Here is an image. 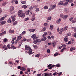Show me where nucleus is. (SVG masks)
Instances as JSON below:
<instances>
[{
  "label": "nucleus",
  "mask_w": 76,
  "mask_h": 76,
  "mask_svg": "<svg viewBox=\"0 0 76 76\" xmlns=\"http://www.w3.org/2000/svg\"><path fill=\"white\" fill-rule=\"evenodd\" d=\"M52 75V73H50L49 74H48L47 73H45L43 74L42 75V76H53Z\"/></svg>",
  "instance_id": "nucleus-3"
},
{
  "label": "nucleus",
  "mask_w": 76,
  "mask_h": 76,
  "mask_svg": "<svg viewBox=\"0 0 76 76\" xmlns=\"http://www.w3.org/2000/svg\"><path fill=\"white\" fill-rule=\"evenodd\" d=\"M64 11L65 12H66V13H67L68 12V9H64Z\"/></svg>",
  "instance_id": "nucleus-51"
},
{
  "label": "nucleus",
  "mask_w": 76,
  "mask_h": 76,
  "mask_svg": "<svg viewBox=\"0 0 76 76\" xmlns=\"http://www.w3.org/2000/svg\"><path fill=\"white\" fill-rule=\"evenodd\" d=\"M69 4L68 1H66L65 3H64V5H67V4Z\"/></svg>",
  "instance_id": "nucleus-43"
},
{
  "label": "nucleus",
  "mask_w": 76,
  "mask_h": 76,
  "mask_svg": "<svg viewBox=\"0 0 76 76\" xmlns=\"http://www.w3.org/2000/svg\"><path fill=\"white\" fill-rule=\"evenodd\" d=\"M22 7L23 9H26L27 8V6L26 5H23L22 6Z\"/></svg>",
  "instance_id": "nucleus-28"
},
{
  "label": "nucleus",
  "mask_w": 76,
  "mask_h": 76,
  "mask_svg": "<svg viewBox=\"0 0 76 76\" xmlns=\"http://www.w3.org/2000/svg\"><path fill=\"white\" fill-rule=\"evenodd\" d=\"M22 4H26V1H23L21 2Z\"/></svg>",
  "instance_id": "nucleus-39"
},
{
  "label": "nucleus",
  "mask_w": 76,
  "mask_h": 76,
  "mask_svg": "<svg viewBox=\"0 0 76 76\" xmlns=\"http://www.w3.org/2000/svg\"><path fill=\"white\" fill-rule=\"evenodd\" d=\"M30 12V11H29V10H28V11H26V15H29V14Z\"/></svg>",
  "instance_id": "nucleus-22"
},
{
  "label": "nucleus",
  "mask_w": 76,
  "mask_h": 76,
  "mask_svg": "<svg viewBox=\"0 0 76 76\" xmlns=\"http://www.w3.org/2000/svg\"><path fill=\"white\" fill-rule=\"evenodd\" d=\"M46 35H47V32H45L44 34L42 35L43 37H45L46 36Z\"/></svg>",
  "instance_id": "nucleus-17"
},
{
  "label": "nucleus",
  "mask_w": 76,
  "mask_h": 76,
  "mask_svg": "<svg viewBox=\"0 0 76 76\" xmlns=\"http://www.w3.org/2000/svg\"><path fill=\"white\" fill-rule=\"evenodd\" d=\"M52 65V64H50L48 65V68H49V67H51Z\"/></svg>",
  "instance_id": "nucleus-60"
},
{
  "label": "nucleus",
  "mask_w": 76,
  "mask_h": 76,
  "mask_svg": "<svg viewBox=\"0 0 76 76\" xmlns=\"http://www.w3.org/2000/svg\"><path fill=\"white\" fill-rule=\"evenodd\" d=\"M73 1V0H69V1L68 2L69 3H72Z\"/></svg>",
  "instance_id": "nucleus-57"
},
{
  "label": "nucleus",
  "mask_w": 76,
  "mask_h": 76,
  "mask_svg": "<svg viewBox=\"0 0 76 76\" xmlns=\"http://www.w3.org/2000/svg\"><path fill=\"white\" fill-rule=\"evenodd\" d=\"M18 23V22L17 21H15L13 23V25H16Z\"/></svg>",
  "instance_id": "nucleus-53"
},
{
  "label": "nucleus",
  "mask_w": 76,
  "mask_h": 76,
  "mask_svg": "<svg viewBox=\"0 0 76 76\" xmlns=\"http://www.w3.org/2000/svg\"><path fill=\"white\" fill-rule=\"evenodd\" d=\"M61 45H62V47H63V48L65 50V49H66V45H65V44H61Z\"/></svg>",
  "instance_id": "nucleus-7"
},
{
  "label": "nucleus",
  "mask_w": 76,
  "mask_h": 76,
  "mask_svg": "<svg viewBox=\"0 0 76 76\" xmlns=\"http://www.w3.org/2000/svg\"><path fill=\"white\" fill-rule=\"evenodd\" d=\"M53 10L52 9V8L51 7L49 9V10H48V12H50V11H51V10Z\"/></svg>",
  "instance_id": "nucleus-50"
},
{
  "label": "nucleus",
  "mask_w": 76,
  "mask_h": 76,
  "mask_svg": "<svg viewBox=\"0 0 76 76\" xmlns=\"http://www.w3.org/2000/svg\"><path fill=\"white\" fill-rule=\"evenodd\" d=\"M11 48H13V49H16V47H14V46H13V45H11Z\"/></svg>",
  "instance_id": "nucleus-27"
},
{
  "label": "nucleus",
  "mask_w": 76,
  "mask_h": 76,
  "mask_svg": "<svg viewBox=\"0 0 76 76\" xmlns=\"http://www.w3.org/2000/svg\"><path fill=\"white\" fill-rule=\"evenodd\" d=\"M56 7V5L54 4L53 5H52L51 7L52 8V9L53 10L55 8V7Z\"/></svg>",
  "instance_id": "nucleus-25"
},
{
  "label": "nucleus",
  "mask_w": 76,
  "mask_h": 76,
  "mask_svg": "<svg viewBox=\"0 0 76 76\" xmlns=\"http://www.w3.org/2000/svg\"><path fill=\"white\" fill-rule=\"evenodd\" d=\"M29 9L30 10H33V7L32 6L30 7L29 8Z\"/></svg>",
  "instance_id": "nucleus-63"
},
{
  "label": "nucleus",
  "mask_w": 76,
  "mask_h": 76,
  "mask_svg": "<svg viewBox=\"0 0 76 76\" xmlns=\"http://www.w3.org/2000/svg\"><path fill=\"white\" fill-rule=\"evenodd\" d=\"M32 18H35V14H33L32 15Z\"/></svg>",
  "instance_id": "nucleus-59"
},
{
  "label": "nucleus",
  "mask_w": 76,
  "mask_h": 76,
  "mask_svg": "<svg viewBox=\"0 0 76 76\" xmlns=\"http://www.w3.org/2000/svg\"><path fill=\"white\" fill-rule=\"evenodd\" d=\"M9 32H10V33H12V34H14V33H15V31L13 30H10L9 31Z\"/></svg>",
  "instance_id": "nucleus-15"
},
{
  "label": "nucleus",
  "mask_w": 76,
  "mask_h": 76,
  "mask_svg": "<svg viewBox=\"0 0 76 76\" xmlns=\"http://www.w3.org/2000/svg\"><path fill=\"white\" fill-rule=\"evenodd\" d=\"M67 38H66V37H65L64 38V40L65 42H66L67 41H68Z\"/></svg>",
  "instance_id": "nucleus-40"
},
{
  "label": "nucleus",
  "mask_w": 76,
  "mask_h": 76,
  "mask_svg": "<svg viewBox=\"0 0 76 76\" xmlns=\"http://www.w3.org/2000/svg\"><path fill=\"white\" fill-rule=\"evenodd\" d=\"M64 1H61L60 2H59L58 4L59 5H64Z\"/></svg>",
  "instance_id": "nucleus-8"
},
{
  "label": "nucleus",
  "mask_w": 76,
  "mask_h": 76,
  "mask_svg": "<svg viewBox=\"0 0 76 76\" xmlns=\"http://www.w3.org/2000/svg\"><path fill=\"white\" fill-rule=\"evenodd\" d=\"M58 55V53H56L54 54V57H56V56H57Z\"/></svg>",
  "instance_id": "nucleus-35"
},
{
  "label": "nucleus",
  "mask_w": 76,
  "mask_h": 76,
  "mask_svg": "<svg viewBox=\"0 0 76 76\" xmlns=\"http://www.w3.org/2000/svg\"><path fill=\"white\" fill-rule=\"evenodd\" d=\"M68 27L67 26H65L64 28H63L64 31H66Z\"/></svg>",
  "instance_id": "nucleus-33"
},
{
  "label": "nucleus",
  "mask_w": 76,
  "mask_h": 76,
  "mask_svg": "<svg viewBox=\"0 0 76 76\" xmlns=\"http://www.w3.org/2000/svg\"><path fill=\"white\" fill-rule=\"evenodd\" d=\"M18 14V15L20 17H22V18H25V13H24L23 12H22V11L21 10L19 11Z\"/></svg>",
  "instance_id": "nucleus-2"
},
{
  "label": "nucleus",
  "mask_w": 76,
  "mask_h": 76,
  "mask_svg": "<svg viewBox=\"0 0 76 76\" xmlns=\"http://www.w3.org/2000/svg\"><path fill=\"white\" fill-rule=\"evenodd\" d=\"M60 66V65L59 64H57L56 65V66L57 67H59Z\"/></svg>",
  "instance_id": "nucleus-48"
},
{
  "label": "nucleus",
  "mask_w": 76,
  "mask_h": 76,
  "mask_svg": "<svg viewBox=\"0 0 76 76\" xmlns=\"http://www.w3.org/2000/svg\"><path fill=\"white\" fill-rule=\"evenodd\" d=\"M40 56V54H37V55H35V57H39Z\"/></svg>",
  "instance_id": "nucleus-37"
},
{
  "label": "nucleus",
  "mask_w": 76,
  "mask_h": 76,
  "mask_svg": "<svg viewBox=\"0 0 76 76\" xmlns=\"http://www.w3.org/2000/svg\"><path fill=\"white\" fill-rule=\"evenodd\" d=\"M28 20H29V18H25L24 19V20H25V21H26Z\"/></svg>",
  "instance_id": "nucleus-44"
},
{
  "label": "nucleus",
  "mask_w": 76,
  "mask_h": 76,
  "mask_svg": "<svg viewBox=\"0 0 76 76\" xmlns=\"http://www.w3.org/2000/svg\"><path fill=\"white\" fill-rule=\"evenodd\" d=\"M39 9L38 8H37L36 9L35 11L36 12H38L39 11Z\"/></svg>",
  "instance_id": "nucleus-49"
},
{
  "label": "nucleus",
  "mask_w": 76,
  "mask_h": 76,
  "mask_svg": "<svg viewBox=\"0 0 76 76\" xmlns=\"http://www.w3.org/2000/svg\"><path fill=\"white\" fill-rule=\"evenodd\" d=\"M34 9H35L37 8V7H38V5H34L33 6Z\"/></svg>",
  "instance_id": "nucleus-19"
},
{
  "label": "nucleus",
  "mask_w": 76,
  "mask_h": 76,
  "mask_svg": "<svg viewBox=\"0 0 76 76\" xmlns=\"http://www.w3.org/2000/svg\"><path fill=\"white\" fill-rule=\"evenodd\" d=\"M33 42L34 44H37V39L34 40Z\"/></svg>",
  "instance_id": "nucleus-45"
},
{
  "label": "nucleus",
  "mask_w": 76,
  "mask_h": 76,
  "mask_svg": "<svg viewBox=\"0 0 76 76\" xmlns=\"http://www.w3.org/2000/svg\"><path fill=\"white\" fill-rule=\"evenodd\" d=\"M2 33L3 34V35H6V31H3Z\"/></svg>",
  "instance_id": "nucleus-41"
},
{
  "label": "nucleus",
  "mask_w": 76,
  "mask_h": 76,
  "mask_svg": "<svg viewBox=\"0 0 76 76\" xmlns=\"http://www.w3.org/2000/svg\"><path fill=\"white\" fill-rule=\"evenodd\" d=\"M63 31H64L63 28H62L60 30L59 34H62V33L63 32Z\"/></svg>",
  "instance_id": "nucleus-20"
},
{
  "label": "nucleus",
  "mask_w": 76,
  "mask_h": 76,
  "mask_svg": "<svg viewBox=\"0 0 76 76\" xmlns=\"http://www.w3.org/2000/svg\"><path fill=\"white\" fill-rule=\"evenodd\" d=\"M25 68H23V67H21V70H22V71H23V70H24V69Z\"/></svg>",
  "instance_id": "nucleus-55"
},
{
  "label": "nucleus",
  "mask_w": 76,
  "mask_h": 76,
  "mask_svg": "<svg viewBox=\"0 0 76 76\" xmlns=\"http://www.w3.org/2000/svg\"><path fill=\"white\" fill-rule=\"evenodd\" d=\"M25 50H26L28 51V54L29 55H31V54H32L33 53L32 51V49H31L30 47H29L27 45H26L25 46Z\"/></svg>",
  "instance_id": "nucleus-1"
},
{
  "label": "nucleus",
  "mask_w": 76,
  "mask_h": 76,
  "mask_svg": "<svg viewBox=\"0 0 76 76\" xmlns=\"http://www.w3.org/2000/svg\"><path fill=\"white\" fill-rule=\"evenodd\" d=\"M56 42H53L52 43V45L53 47H54L56 46Z\"/></svg>",
  "instance_id": "nucleus-12"
},
{
  "label": "nucleus",
  "mask_w": 76,
  "mask_h": 76,
  "mask_svg": "<svg viewBox=\"0 0 76 76\" xmlns=\"http://www.w3.org/2000/svg\"><path fill=\"white\" fill-rule=\"evenodd\" d=\"M18 3V0H15V4H17Z\"/></svg>",
  "instance_id": "nucleus-64"
},
{
  "label": "nucleus",
  "mask_w": 76,
  "mask_h": 76,
  "mask_svg": "<svg viewBox=\"0 0 76 76\" xmlns=\"http://www.w3.org/2000/svg\"><path fill=\"white\" fill-rule=\"evenodd\" d=\"M64 15H63V14H61V15H60V17H61V18H63V16H64Z\"/></svg>",
  "instance_id": "nucleus-61"
},
{
  "label": "nucleus",
  "mask_w": 76,
  "mask_h": 76,
  "mask_svg": "<svg viewBox=\"0 0 76 76\" xmlns=\"http://www.w3.org/2000/svg\"><path fill=\"white\" fill-rule=\"evenodd\" d=\"M31 38H33V39H38V37H36V35L35 34H33L31 36Z\"/></svg>",
  "instance_id": "nucleus-4"
},
{
  "label": "nucleus",
  "mask_w": 76,
  "mask_h": 76,
  "mask_svg": "<svg viewBox=\"0 0 76 76\" xmlns=\"http://www.w3.org/2000/svg\"><path fill=\"white\" fill-rule=\"evenodd\" d=\"M15 16L14 15V16H11V18L12 19V22H14L15 21V20H16V19L15 18Z\"/></svg>",
  "instance_id": "nucleus-5"
},
{
  "label": "nucleus",
  "mask_w": 76,
  "mask_h": 76,
  "mask_svg": "<svg viewBox=\"0 0 76 76\" xmlns=\"http://www.w3.org/2000/svg\"><path fill=\"white\" fill-rule=\"evenodd\" d=\"M54 26L53 25H51L50 26V29L51 30H53L54 29Z\"/></svg>",
  "instance_id": "nucleus-14"
},
{
  "label": "nucleus",
  "mask_w": 76,
  "mask_h": 76,
  "mask_svg": "<svg viewBox=\"0 0 76 76\" xmlns=\"http://www.w3.org/2000/svg\"><path fill=\"white\" fill-rule=\"evenodd\" d=\"M36 40L37 41V42H41V40H40L39 39H36Z\"/></svg>",
  "instance_id": "nucleus-42"
},
{
  "label": "nucleus",
  "mask_w": 76,
  "mask_h": 76,
  "mask_svg": "<svg viewBox=\"0 0 76 76\" xmlns=\"http://www.w3.org/2000/svg\"><path fill=\"white\" fill-rule=\"evenodd\" d=\"M44 9L46 10L48 9V6H45L44 7Z\"/></svg>",
  "instance_id": "nucleus-52"
},
{
  "label": "nucleus",
  "mask_w": 76,
  "mask_h": 76,
  "mask_svg": "<svg viewBox=\"0 0 76 76\" xmlns=\"http://www.w3.org/2000/svg\"><path fill=\"white\" fill-rule=\"evenodd\" d=\"M61 19L60 18H59V19L57 20H56L57 23H60V22H61Z\"/></svg>",
  "instance_id": "nucleus-9"
},
{
  "label": "nucleus",
  "mask_w": 76,
  "mask_h": 76,
  "mask_svg": "<svg viewBox=\"0 0 76 76\" xmlns=\"http://www.w3.org/2000/svg\"><path fill=\"white\" fill-rule=\"evenodd\" d=\"M33 47L34 48H35V49L38 48V46H37V45H33Z\"/></svg>",
  "instance_id": "nucleus-34"
},
{
  "label": "nucleus",
  "mask_w": 76,
  "mask_h": 76,
  "mask_svg": "<svg viewBox=\"0 0 76 76\" xmlns=\"http://www.w3.org/2000/svg\"><path fill=\"white\" fill-rule=\"evenodd\" d=\"M68 16V15H64V16L62 17V18H63V19H66Z\"/></svg>",
  "instance_id": "nucleus-10"
},
{
  "label": "nucleus",
  "mask_w": 76,
  "mask_h": 76,
  "mask_svg": "<svg viewBox=\"0 0 76 76\" xmlns=\"http://www.w3.org/2000/svg\"><path fill=\"white\" fill-rule=\"evenodd\" d=\"M46 40L47 37H42L41 39L42 41H46Z\"/></svg>",
  "instance_id": "nucleus-6"
},
{
  "label": "nucleus",
  "mask_w": 76,
  "mask_h": 76,
  "mask_svg": "<svg viewBox=\"0 0 76 76\" xmlns=\"http://www.w3.org/2000/svg\"><path fill=\"white\" fill-rule=\"evenodd\" d=\"M73 17H71L69 18V20L70 21H71V20H73Z\"/></svg>",
  "instance_id": "nucleus-56"
},
{
  "label": "nucleus",
  "mask_w": 76,
  "mask_h": 76,
  "mask_svg": "<svg viewBox=\"0 0 76 76\" xmlns=\"http://www.w3.org/2000/svg\"><path fill=\"white\" fill-rule=\"evenodd\" d=\"M7 41V39H6V38H5L4 39V42H6V41Z\"/></svg>",
  "instance_id": "nucleus-58"
},
{
  "label": "nucleus",
  "mask_w": 76,
  "mask_h": 76,
  "mask_svg": "<svg viewBox=\"0 0 76 76\" xmlns=\"http://www.w3.org/2000/svg\"><path fill=\"white\" fill-rule=\"evenodd\" d=\"M20 36L19 35V36H18L17 37V40H20V39H21V38H22V37H21V36Z\"/></svg>",
  "instance_id": "nucleus-18"
},
{
  "label": "nucleus",
  "mask_w": 76,
  "mask_h": 76,
  "mask_svg": "<svg viewBox=\"0 0 76 76\" xmlns=\"http://www.w3.org/2000/svg\"><path fill=\"white\" fill-rule=\"evenodd\" d=\"M14 10V7H11L10 9V11H12V10Z\"/></svg>",
  "instance_id": "nucleus-24"
},
{
  "label": "nucleus",
  "mask_w": 76,
  "mask_h": 76,
  "mask_svg": "<svg viewBox=\"0 0 76 76\" xmlns=\"http://www.w3.org/2000/svg\"><path fill=\"white\" fill-rule=\"evenodd\" d=\"M7 17V16H5V17H2L0 19V20H3L4 19V18Z\"/></svg>",
  "instance_id": "nucleus-26"
},
{
  "label": "nucleus",
  "mask_w": 76,
  "mask_h": 76,
  "mask_svg": "<svg viewBox=\"0 0 76 76\" xmlns=\"http://www.w3.org/2000/svg\"><path fill=\"white\" fill-rule=\"evenodd\" d=\"M3 48L5 49V50H6L7 49V48L6 46L5 45H4Z\"/></svg>",
  "instance_id": "nucleus-32"
},
{
  "label": "nucleus",
  "mask_w": 76,
  "mask_h": 76,
  "mask_svg": "<svg viewBox=\"0 0 76 76\" xmlns=\"http://www.w3.org/2000/svg\"><path fill=\"white\" fill-rule=\"evenodd\" d=\"M5 23H6V22L5 21H3L1 23V25H3V24H4Z\"/></svg>",
  "instance_id": "nucleus-36"
},
{
  "label": "nucleus",
  "mask_w": 76,
  "mask_h": 76,
  "mask_svg": "<svg viewBox=\"0 0 76 76\" xmlns=\"http://www.w3.org/2000/svg\"><path fill=\"white\" fill-rule=\"evenodd\" d=\"M15 0H12V1H11V3L13 4L15 3Z\"/></svg>",
  "instance_id": "nucleus-46"
},
{
  "label": "nucleus",
  "mask_w": 76,
  "mask_h": 76,
  "mask_svg": "<svg viewBox=\"0 0 76 76\" xmlns=\"http://www.w3.org/2000/svg\"><path fill=\"white\" fill-rule=\"evenodd\" d=\"M57 75V72H56L53 74V76H56Z\"/></svg>",
  "instance_id": "nucleus-47"
},
{
  "label": "nucleus",
  "mask_w": 76,
  "mask_h": 76,
  "mask_svg": "<svg viewBox=\"0 0 76 76\" xmlns=\"http://www.w3.org/2000/svg\"><path fill=\"white\" fill-rule=\"evenodd\" d=\"M71 35V33H68L67 35H66V37H67L69 36H70Z\"/></svg>",
  "instance_id": "nucleus-30"
},
{
  "label": "nucleus",
  "mask_w": 76,
  "mask_h": 76,
  "mask_svg": "<svg viewBox=\"0 0 76 76\" xmlns=\"http://www.w3.org/2000/svg\"><path fill=\"white\" fill-rule=\"evenodd\" d=\"M46 30V28L45 27H44L42 29L43 31H45Z\"/></svg>",
  "instance_id": "nucleus-62"
},
{
  "label": "nucleus",
  "mask_w": 76,
  "mask_h": 76,
  "mask_svg": "<svg viewBox=\"0 0 76 76\" xmlns=\"http://www.w3.org/2000/svg\"><path fill=\"white\" fill-rule=\"evenodd\" d=\"M7 22L8 23H10L11 22H12V20H11V19L10 18H9L8 20H7Z\"/></svg>",
  "instance_id": "nucleus-13"
},
{
  "label": "nucleus",
  "mask_w": 76,
  "mask_h": 76,
  "mask_svg": "<svg viewBox=\"0 0 76 76\" xmlns=\"http://www.w3.org/2000/svg\"><path fill=\"white\" fill-rule=\"evenodd\" d=\"M62 47V46H59L58 47V49H61Z\"/></svg>",
  "instance_id": "nucleus-54"
},
{
  "label": "nucleus",
  "mask_w": 76,
  "mask_h": 76,
  "mask_svg": "<svg viewBox=\"0 0 76 76\" xmlns=\"http://www.w3.org/2000/svg\"><path fill=\"white\" fill-rule=\"evenodd\" d=\"M35 31V30L34 29H30L29 30V31H30L31 32H34Z\"/></svg>",
  "instance_id": "nucleus-16"
},
{
  "label": "nucleus",
  "mask_w": 76,
  "mask_h": 76,
  "mask_svg": "<svg viewBox=\"0 0 76 76\" xmlns=\"http://www.w3.org/2000/svg\"><path fill=\"white\" fill-rule=\"evenodd\" d=\"M7 47L9 48V49H10L11 48V47H10V45H7Z\"/></svg>",
  "instance_id": "nucleus-38"
},
{
  "label": "nucleus",
  "mask_w": 76,
  "mask_h": 76,
  "mask_svg": "<svg viewBox=\"0 0 76 76\" xmlns=\"http://www.w3.org/2000/svg\"><path fill=\"white\" fill-rule=\"evenodd\" d=\"M75 50V48L74 47H71L70 48V51H73V50Z\"/></svg>",
  "instance_id": "nucleus-23"
},
{
  "label": "nucleus",
  "mask_w": 76,
  "mask_h": 76,
  "mask_svg": "<svg viewBox=\"0 0 76 76\" xmlns=\"http://www.w3.org/2000/svg\"><path fill=\"white\" fill-rule=\"evenodd\" d=\"M7 4V3L6 2H4L2 4V5L3 6H5Z\"/></svg>",
  "instance_id": "nucleus-31"
},
{
  "label": "nucleus",
  "mask_w": 76,
  "mask_h": 76,
  "mask_svg": "<svg viewBox=\"0 0 76 76\" xmlns=\"http://www.w3.org/2000/svg\"><path fill=\"white\" fill-rule=\"evenodd\" d=\"M56 66L55 65H52L50 67H49L48 68V69H52V67H54Z\"/></svg>",
  "instance_id": "nucleus-29"
},
{
  "label": "nucleus",
  "mask_w": 76,
  "mask_h": 76,
  "mask_svg": "<svg viewBox=\"0 0 76 76\" xmlns=\"http://www.w3.org/2000/svg\"><path fill=\"white\" fill-rule=\"evenodd\" d=\"M51 19H52V18L51 16L48 17L47 18V20H51Z\"/></svg>",
  "instance_id": "nucleus-21"
},
{
  "label": "nucleus",
  "mask_w": 76,
  "mask_h": 76,
  "mask_svg": "<svg viewBox=\"0 0 76 76\" xmlns=\"http://www.w3.org/2000/svg\"><path fill=\"white\" fill-rule=\"evenodd\" d=\"M26 34V31H24L22 32V33L20 34L19 35L20 36H22V35H25Z\"/></svg>",
  "instance_id": "nucleus-11"
}]
</instances>
